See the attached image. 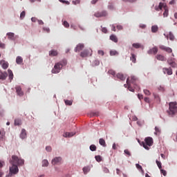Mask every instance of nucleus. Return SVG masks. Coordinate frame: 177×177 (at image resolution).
<instances>
[{"label": "nucleus", "mask_w": 177, "mask_h": 177, "mask_svg": "<svg viewBox=\"0 0 177 177\" xmlns=\"http://www.w3.org/2000/svg\"><path fill=\"white\" fill-rule=\"evenodd\" d=\"M7 77H8V73L6 72H4V73L1 72L0 80H2L3 81H4V80H6Z\"/></svg>", "instance_id": "nucleus-20"}, {"label": "nucleus", "mask_w": 177, "mask_h": 177, "mask_svg": "<svg viewBox=\"0 0 177 177\" xmlns=\"http://www.w3.org/2000/svg\"><path fill=\"white\" fill-rule=\"evenodd\" d=\"M159 48L161 49V50H165V52H167V53H172V48L167 47L164 45L159 46Z\"/></svg>", "instance_id": "nucleus-8"}, {"label": "nucleus", "mask_w": 177, "mask_h": 177, "mask_svg": "<svg viewBox=\"0 0 177 177\" xmlns=\"http://www.w3.org/2000/svg\"><path fill=\"white\" fill-rule=\"evenodd\" d=\"M129 78V84H133V85H136V82L138 81V78L135 76H131Z\"/></svg>", "instance_id": "nucleus-18"}, {"label": "nucleus", "mask_w": 177, "mask_h": 177, "mask_svg": "<svg viewBox=\"0 0 177 177\" xmlns=\"http://www.w3.org/2000/svg\"><path fill=\"white\" fill-rule=\"evenodd\" d=\"M0 64L2 67V68H3V70H6V68H8V67H9V64L7 62H6L5 60H1Z\"/></svg>", "instance_id": "nucleus-17"}, {"label": "nucleus", "mask_w": 177, "mask_h": 177, "mask_svg": "<svg viewBox=\"0 0 177 177\" xmlns=\"http://www.w3.org/2000/svg\"><path fill=\"white\" fill-rule=\"evenodd\" d=\"M15 125H21V120L20 119H15Z\"/></svg>", "instance_id": "nucleus-38"}, {"label": "nucleus", "mask_w": 177, "mask_h": 177, "mask_svg": "<svg viewBox=\"0 0 177 177\" xmlns=\"http://www.w3.org/2000/svg\"><path fill=\"white\" fill-rule=\"evenodd\" d=\"M84 48H85V46L84 45V44H79L75 47V52H81V50H82Z\"/></svg>", "instance_id": "nucleus-15"}, {"label": "nucleus", "mask_w": 177, "mask_h": 177, "mask_svg": "<svg viewBox=\"0 0 177 177\" xmlns=\"http://www.w3.org/2000/svg\"><path fill=\"white\" fill-rule=\"evenodd\" d=\"M96 149H97V147H96V145H91L90 146V150L91 151H96Z\"/></svg>", "instance_id": "nucleus-41"}, {"label": "nucleus", "mask_w": 177, "mask_h": 177, "mask_svg": "<svg viewBox=\"0 0 177 177\" xmlns=\"http://www.w3.org/2000/svg\"><path fill=\"white\" fill-rule=\"evenodd\" d=\"M8 73L9 74V80H10V81H12V80H13V72L12 71V70L8 69Z\"/></svg>", "instance_id": "nucleus-30"}, {"label": "nucleus", "mask_w": 177, "mask_h": 177, "mask_svg": "<svg viewBox=\"0 0 177 177\" xmlns=\"http://www.w3.org/2000/svg\"><path fill=\"white\" fill-rule=\"evenodd\" d=\"M49 55L50 56H57V51L55 50H52L51 51L49 52Z\"/></svg>", "instance_id": "nucleus-31"}, {"label": "nucleus", "mask_w": 177, "mask_h": 177, "mask_svg": "<svg viewBox=\"0 0 177 177\" xmlns=\"http://www.w3.org/2000/svg\"><path fill=\"white\" fill-rule=\"evenodd\" d=\"M98 55H100L101 56H104V52L102 50H98Z\"/></svg>", "instance_id": "nucleus-55"}, {"label": "nucleus", "mask_w": 177, "mask_h": 177, "mask_svg": "<svg viewBox=\"0 0 177 177\" xmlns=\"http://www.w3.org/2000/svg\"><path fill=\"white\" fill-rule=\"evenodd\" d=\"M167 63L168 64H169V66H171V67H172L173 68H176L177 67V64L175 62V59L174 58H171L167 60Z\"/></svg>", "instance_id": "nucleus-9"}, {"label": "nucleus", "mask_w": 177, "mask_h": 177, "mask_svg": "<svg viewBox=\"0 0 177 177\" xmlns=\"http://www.w3.org/2000/svg\"><path fill=\"white\" fill-rule=\"evenodd\" d=\"M80 0H75L73 1L72 3H73V5H78V3H80Z\"/></svg>", "instance_id": "nucleus-54"}, {"label": "nucleus", "mask_w": 177, "mask_h": 177, "mask_svg": "<svg viewBox=\"0 0 177 177\" xmlns=\"http://www.w3.org/2000/svg\"><path fill=\"white\" fill-rule=\"evenodd\" d=\"M89 171H91V169L89 168V167H84L83 168V172H84V174L85 175H86V174H87L88 172H89Z\"/></svg>", "instance_id": "nucleus-34"}, {"label": "nucleus", "mask_w": 177, "mask_h": 177, "mask_svg": "<svg viewBox=\"0 0 177 177\" xmlns=\"http://www.w3.org/2000/svg\"><path fill=\"white\" fill-rule=\"evenodd\" d=\"M124 88H128L129 91L131 92H134L135 89L131 86V84L129 83V78L127 79V84H124Z\"/></svg>", "instance_id": "nucleus-12"}, {"label": "nucleus", "mask_w": 177, "mask_h": 177, "mask_svg": "<svg viewBox=\"0 0 177 177\" xmlns=\"http://www.w3.org/2000/svg\"><path fill=\"white\" fill-rule=\"evenodd\" d=\"M117 29H118V30H122V26H121V25H118V26H117Z\"/></svg>", "instance_id": "nucleus-63"}, {"label": "nucleus", "mask_w": 177, "mask_h": 177, "mask_svg": "<svg viewBox=\"0 0 177 177\" xmlns=\"http://www.w3.org/2000/svg\"><path fill=\"white\" fill-rule=\"evenodd\" d=\"M138 97L140 100H142V99H143V95L138 94Z\"/></svg>", "instance_id": "nucleus-60"}, {"label": "nucleus", "mask_w": 177, "mask_h": 177, "mask_svg": "<svg viewBox=\"0 0 177 177\" xmlns=\"http://www.w3.org/2000/svg\"><path fill=\"white\" fill-rule=\"evenodd\" d=\"M99 143L101 146H103V147H106V140L103 138H100L99 140Z\"/></svg>", "instance_id": "nucleus-29"}, {"label": "nucleus", "mask_w": 177, "mask_h": 177, "mask_svg": "<svg viewBox=\"0 0 177 177\" xmlns=\"http://www.w3.org/2000/svg\"><path fill=\"white\" fill-rule=\"evenodd\" d=\"M26 136H27V133H26V129H23L20 134V138L21 139H26Z\"/></svg>", "instance_id": "nucleus-22"}, {"label": "nucleus", "mask_w": 177, "mask_h": 177, "mask_svg": "<svg viewBox=\"0 0 177 177\" xmlns=\"http://www.w3.org/2000/svg\"><path fill=\"white\" fill-rule=\"evenodd\" d=\"M49 165V162L48 160H44L42 161V167H48Z\"/></svg>", "instance_id": "nucleus-37"}, {"label": "nucleus", "mask_w": 177, "mask_h": 177, "mask_svg": "<svg viewBox=\"0 0 177 177\" xmlns=\"http://www.w3.org/2000/svg\"><path fill=\"white\" fill-rule=\"evenodd\" d=\"M24 17H26V11H22L20 14V19H23Z\"/></svg>", "instance_id": "nucleus-43"}, {"label": "nucleus", "mask_w": 177, "mask_h": 177, "mask_svg": "<svg viewBox=\"0 0 177 177\" xmlns=\"http://www.w3.org/2000/svg\"><path fill=\"white\" fill-rule=\"evenodd\" d=\"M158 31V26H151V32H157Z\"/></svg>", "instance_id": "nucleus-32"}, {"label": "nucleus", "mask_w": 177, "mask_h": 177, "mask_svg": "<svg viewBox=\"0 0 177 177\" xmlns=\"http://www.w3.org/2000/svg\"><path fill=\"white\" fill-rule=\"evenodd\" d=\"M124 2H130V3H133L136 0H123Z\"/></svg>", "instance_id": "nucleus-57"}, {"label": "nucleus", "mask_w": 177, "mask_h": 177, "mask_svg": "<svg viewBox=\"0 0 177 177\" xmlns=\"http://www.w3.org/2000/svg\"><path fill=\"white\" fill-rule=\"evenodd\" d=\"M167 39L169 38L170 41H174V39H175V36L172 32H169V35L167 36Z\"/></svg>", "instance_id": "nucleus-28"}, {"label": "nucleus", "mask_w": 177, "mask_h": 177, "mask_svg": "<svg viewBox=\"0 0 177 177\" xmlns=\"http://www.w3.org/2000/svg\"><path fill=\"white\" fill-rule=\"evenodd\" d=\"M95 160L97 161V162H100V161H102V157L100 156H96Z\"/></svg>", "instance_id": "nucleus-44"}, {"label": "nucleus", "mask_w": 177, "mask_h": 177, "mask_svg": "<svg viewBox=\"0 0 177 177\" xmlns=\"http://www.w3.org/2000/svg\"><path fill=\"white\" fill-rule=\"evenodd\" d=\"M75 135V132H66L64 134V138H73Z\"/></svg>", "instance_id": "nucleus-19"}, {"label": "nucleus", "mask_w": 177, "mask_h": 177, "mask_svg": "<svg viewBox=\"0 0 177 177\" xmlns=\"http://www.w3.org/2000/svg\"><path fill=\"white\" fill-rule=\"evenodd\" d=\"M108 8L110 9L111 10H113V9H114V5H113V3H109L108 5Z\"/></svg>", "instance_id": "nucleus-48"}, {"label": "nucleus", "mask_w": 177, "mask_h": 177, "mask_svg": "<svg viewBox=\"0 0 177 177\" xmlns=\"http://www.w3.org/2000/svg\"><path fill=\"white\" fill-rule=\"evenodd\" d=\"M108 73H109V74H111V75H113V77H114V75H115V71H114L112 69L109 70Z\"/></svg>", "instance_id": "nucleus-46"}, {"label": "nucleus", "mask_w": 177, "mask_h": 177, "mask_svg": "<svg viewBox=\"0 0 177 177\" xmlns=\"http://www.w3.org/2000/svg\"><path fill=\"white\" fill-rule=\"evenodd\" d=\"M0 48H2V49H4L5 48V44L1 43L0 42Z\"/></svg>", "instance_id": "nucleus-62"}, {"label": "nucleus", "mask_w": 177, "mask_h": 177, "mask_svg": "<svg viewBox=\"0 0 177 177\" xmlns=\"http://www.w3.org/2000/svg\"><path fill=\"white\" fill-rule=\"evenodd\" d=\"M143 92H144L145 95H146L147 96H150V95H151V93L150 92V91H149L147 89H144Z\"/></svg>", "instance_id": "nucleus-39"}, {"label": "nucleus", "mask_w": 177, "mask_h": 177, "mask_svg": "<svg viewBox=\"0 0 177 177\" xmlns=\"http://www.w3.org/2000/svg\"><path fill=\"white\" fill-rule=\"evenodd\" d=\"M169 114H170V115H174L175 114H176L177 113V102H170L169 104Z\"/></svg>", "instance_id": "nucleus-3"}, {"label": "nucleus", "mask_w": 177, "mask_h": 177, "mask_svg": "<svg viewBox=\"0 0 177 177\" xmlns=\"http://www.w3.org/2000/svg\"><path fill=\"white\" fill-rule=\"evenodd\" d=\"M160 172H161V174H162V175L164 176H167V171H165V170H164L162 169H160Z\"/></svg>", "instance_id": "nucleus-49"}, {"label": "nucleus", "mask_w": 177, "mask_h": 177, "mask_svg": "<svg viewBox=\"0 0 177 177\" xmlns=\"http://www.w3.org/2000/svg\"><path fill=\"white\" fill-rule=\"evenodd\" d=\"M62 162V157H56L52 160L53 165H56V164H60Z\"/></svg>", "instance_id": "nucleus-13"}, {"label": "nucleus", "mask_w": 177, "mask_h": 177, "mask_svg": "<svg viewBox=\"0 0 177 177\" xmlns=\"http://www.w3.org/2000/svg\"><path fill=\"white\" fill-rule=\"evenodd\" d=\"M16 89V92L18 95V96H23L24 95V93L23 92V91H21V87L19 86H17L15 87Z\"/></svg>", "instance_id": "nucleus-16"}, {"label": "nucleus", "mask_w": 177, "mask_h": 177, "mask_svg": "<svg viewBox=\"0 0 177 177\" xmlns=\"http://www.w3.org/2000/svg\"><path fill=\"white\" fill-rule=\"evenodd\" d=\"M162 71L164 74H167V75H172V68H163Z\"/></svg>", "instance_id": "nucleus-14"}, {"label": "nucleus", "mask_w": 177, "mask_h": 177, "mask_svg": "<svg viewBox=\"0 0 177 177\" xmlns=\"http://www.w3.org/2000/svg\"><path fill=\"white\" fill-rule=\"evenodd\" d=\"M156 162L159 169H162V167L161 166V162L156 160Z\"/></svg>", "instance_id": "nucleus-45"}, {"label": "nucleus", "mask_w": 177, "mask_h": 177, "mask_svg": "<svg viewBox=\"0 0 177 177\" xmlns=\"http://www.w3.org/2000/svg\"><path fill=\"white\" fill-rule=\"evenodd\" d=\"M12 167H10V174H13L14 175H16V174L19 173V167L17 165L15 164H12Z\"/></svg>", "instance_id": "nucleus-7"}, {"label": "nucleus", "mask_w": 177, "mask_h": 177, "mask_svg": "<svg viewBox=\"0 0 177 177\" xmlns=\"http://www.w3.org/2000/svg\"><path fill=\"white\" fill-rule=\"evenodd\" d=\"M144 101L145 102V103H150V98L145 97L144 98Z\"/></svg>", "instance_id": "nucleus-51"}, {"label": "nucleus", "mask_w": 177, "mask_h": 177, "mask_svg": "<svg viewBox=\"0 0 177 177\" xmlns=\"http://www.w3.org/2000/svg\"><path fill=\"white\" fill-rule=\"evenodd\" d=\"M136 167L137 169H140L142 174H145V170H143V168L140 166L139 164H136Z\"/></svg>", "instance_id": "nucleus-36"}, {"label": "nucleus", "mask_w": 177, "mask_h": 177, "mask_svg": "<svg viewBox=\"0 0 177 177\" xmlns=\"http://www.w3.org/2000/svg\"><path fill=\"white\" fill-rule=\"evenodd\" d=\"M158 52V48H157V46H155L151 49H149L147 51L148 55H157Z\"/></svg>", "instance_id": "nucleus-10"}, {"label": "nucleus", "mask_w": 177, "mask_h": 177, "mask_svg": "<svg viewBox=\"0 0 177 177\" xmlns=\"http://www.w3.org/2000/svg\"><path fill=\"white\" fill-rule=\"evenodd\" d=\"M63 25L64 26V27H66V28L70 27V24H68V22H67L66 21H64L63 23Z\"/></svg>", "instance_id": "nucleus-47"}, {"label": "nucleus", "mask_w": 177, "mask_h": 177, "mask_svg": "<svg viewBox=\"0 0 177 177\" xmlns=\"http://www.w3.org/2000/svg\"><path fill=\"white\" fill-rule=\"evenodd\" d=\"M44 31H46V32H50V29H49V28H43Z\"/></svg>", "instance_id": "nucleus-56"}, {"label": "nucleus", "mask_w": 177, "mask_h": 177, "mask_svg": "<svg viewBox=\"0 0 177 177\" xmlns=\"http://www.w3.org/2000/svg\"><path fill=\"white\" fill-rule=\"evenodd\" d=\"M116 77L118 78V80H120V81H125V77L122 73H118Z\"/></svg>", "instance_id": "nucleus-24"}, {"label": "nucleus", "mask_w": 177, "mask_h": 177, "mask_svg": "<svg viewBox=\"0 0 177 177\" xmlns=\"http://www.w3.org/2000/svg\"><path fill=\"white\" fill-rule=\"evenodd\" d=\"M16 63L17 64H21V63H23V57L20 56L17 57Z\"/></svg>", "instance_id": "nucleus-26"}, {"label": "nucleus", "mask_w": 177, "mask_h": 177, "mask_svg": "<svg viewBox=\"0 0 177 177\" xmlns=\"http://www.w3.org/2000/svg\"><path fill=\"white\" fill-rule=\"evenodd\" d=\"M62 68H63V64H62V62H57L55 64L51 71L53 74H58V73H60Z\"/></svg>", "instance_id": "nucleus-5"}, {"label": "nucleus", "mask_w": 177, "mask_h": 177, "mask_svg": "<svg viewBox=\"0 0 177 177\" xmlns=\"http://www.w3.org/2000/svg\"><path fill=\"white\" fill-rule=\"evenodd\" d=\"M110 39L113 42H118V39L117 38V36H115V35H111L110 36Z\"/></svg>", "instance_id": "nucleus-27"}, {"label": "nucleus", "mask_w": 177, "mask_h": 177, "mask_svg": "<svg viewBox=\"0 0 177 177\" xmlns=\"http://www.w3.org/2000/svg\"><path fill=\"white\" fill-rule=\"evenodd\" d=\"M64 102H65V104H66V106H71L73 104V101H71V100H64Z\"/></svg>", "instance_id": "nucleus-40"}, {"label": "nucleus", "mask_w": 177, "mask_h": 177, "mask_svg": "<svg viewBox=\"0 0 177 177\" xmlns=\"http://www.w3.org/2000/svg\"><path fill=\"white\" fill-rule=\"evenodd\" d=\"M10 164H17V165H24V160L19 158L17 156L13 155L12 160L10 161Z\"/></svg>", "instance_id": "nucleus-4"}, {"label": "nucleus", "mask_w": 177, "mask_h": 177, "mask_svg": "<svg viewBox=\"0 0 177 177\" xmlns=\"http://www.w3.org/2000/svg\"><path fill=\"white\" fill-rule=\"evenodd\" d=\"M116 174L118 175H120L121 174V170H120L119 169H116Z\"/></svg>", "instance_id": "nucleus-64"}, {"label": "nucleus", "mask_w": 177, "mask_h": 177, "mask_svg": "<svg viewBox=\"0 0 177 177\" xmlns=\"http://www.w3.org/2000/svg\"><path fill=\"white\" fill-rule=\"evenodd\" d=\"M103 171H104V172H105V174H109L110 172L109 169H107L106 167L103 169Z\"/></svg>", "instance_id": "nucleus-59"}, {"label": "nucleus", "mask_w": 177, "mask_h": 177, "mask_svg": "<svg viewBox=\"0 0 177 177\" xmlns=\"http://www.w3.org/2000/svg\"><path fill=\"white\" fill-rule=\"evenodd\" d=\"M124 152V154H127L129 156H131V152H129L128 149H125Z\"/></svg>", "instance_id": "nucleus-53"}, {"label": "nucleus", "mask_w": 177, "mask_h": 177, "mask_svg": "<svg viewBox=\"0 0 177 177\" xmlns=\"http://www.w3.org/2000/svg\"><path fill=\"white\" fill-rule=\"evenodd\" d=\"M81 57H88V56H92V50L87 48L80 53Z\"/></svg>", "instance_id": "nucleus-6"}, {"label": "nucleus", "mask_w": 177, "mask_h": 177, "mask_svg": "<svg viewBox=\"0 0 177 177\" xmlns=\"http://www.w3.org/2000/svg\"><path fill=\"white\" fill-rule=\"evenodd\" d=\"M94 16L95 17H104L107 16V12L102 11L101 12H95L94 14Z\"/></svg>", "instance_id": "nucleus-11"}, {"label": "nucleus", "mask_w": 177, "mask_h": 177, "mask_svg": "<svg viewBox=\"0 0 177 177\" xmlns=\"http://www.w3.org/2000/svg\"><path fill=\"white\" fill-rule=\"evenodd\" d=\"M102 32H104V34H107V28H102Z\"/></svg>", "instance_id": "nucleus-58"}, {"label": "nucleus", "mask_w": 177, "mask_h": 177, "mask_svg": "<svg viewBox=\"0 0 177 177\" xmlns=\"http://www.w3.org/2000/svg\"><path fill=\"white\" fill-rule=\"evenodd\" d=\"M156 59L160 62H165V60H167V58H165V57L162 55H158L156 56Z\"/></svg>", "instance_id": "nucleus-21"}, {"label": "nucleus", "mask_w": 177, "mask_h": 177, "mask_svg": "<svg viewBox=\"0 0 177 177\" xmlns=\"http://www.w3.org/2000/svg\"><path fill=\"white\" fill-rule=\"evenodd\" d=\"M59 63H62V67H63V66H66L67 64V60L64 59V60L61 61Z\"/></svg>", "instance_id": "nucleus-50"}, {"label": "nucleus", "mask_w": 177, "mask_h": 177, "mask_svg": "<svg viewBox=\"0 0 177 177\" xmlns=\"http://www.w3.org/2000/svg\"><path fill=\"white\" fill-rule=\"evenodd\" d=\"M93 64L94 66H99V64H100V62H99V60H95L93 62Z\"/></svg>", "instance_id": "nucleus-52"}, {"label": "nucleus", "mask_w": 177, "mask_h": 177, "mask_svg": "<svg viewBox=\"0 0 177 177\" xmlns=\"http://www.w3.org/2000/svg\"><path fill=\"white\" fill-rule=\"evenodd\" d=\"M46 151H52V147H46Z\"/></svg>", "instance_id": "nucleus-61"}, {"label": "nucleus", "mask_w": 177, "mask_h": 177, "mask_svg": "<svg viewBox=\"0 0 177 177\" xmlns=\"http://www.w3.org/2000/svg\"><path fill=\"white\" fill-rule=\"evenodd\" d=\"M111 56H115V55H118V52L115 50H111L110 51Z\"/></svg>", "instance_id": "nucleus-42"}, {"label": "nucleus", "mask_w": 177, "mask_h": 177, "mask_svg": "<svg viewBox=\"0 0 177 177\" xmlns=\"http://www.w3.org/2000/svg\"><path fill=\"white\" fill-rule=\"evenodd\" d=\"M7 35L8 37V39H11V41H15V33L8 32Z\"/></svg>", "instance_id": "nucleus-23"}, {"label": "nucleus", "mask_w": 177, "mask_h": 177, "mask_svg": "<svg viewBox=\"0 0 177 177\" xmlns=\"http://www.w3.org/2000/svg\"><path fill=\"white\" fill-rule=\"evenodd\" d=\"M140 145L146 150H149V147L153 146V138L151 137H147L145 139V142H142Z\"/></svg>", "instance_id": "nucleus-1"}, {"label": "nucleus", "mask_w": 177, "mask_h": 177, "mask_svg": "<svg viewBox=\"0 0 177 177\" xmlns=\"http://www.w3.org/2000/svg\"><path fill=\"white\" fill-rule=\"evenodd\" d=\"M131 62H133V63H136V55L133 53H131V57H130Z\"/></svg>", "instance_id": "nucleus-33"}, {"label": "nucleus", "mask_w": 177, "mask_h": 177, "mask_svg": "<svg viewBox=\"0 0 177 177\" xmlns=\"http://www.w3.org/2000/svg\"><path fill=\"white\" fill-rule=\"evenodd\" d=\"M162 8L164 9L163 16L164 17H168V8L167 7V4L164 3H160L158 6H155V10L157 11L162 10Z\"/></svg>", "instance_id": "nucleus-2"}, {"label": "nucleus", "mask_w": 177, "mask_h": 177, "mask_svg": "<svg viewBox=\"0 0 177 177\" xmlns=\"http://www.w3.org/2000/svg\"><path fill=\"white\" fill-rule=\"evenodd\" d=\"M133 48H135L136 49H139L140 48H143V46L139 43H134L132 45Z\"/></svg>", "instance_id": "nucleus-25"}, {"label": "nucleus", "mask_w": 177, "mask_h": 177, "mask_svg": "<svg viewBox=\"0 0 177 177\" xmlns=\"http://www.w3.org/2000/svg\"><path fill=\"white\" fill-rule=\"evenodd\" d=\"M161 133V129H160V128H158V127H155V135H160V133Z\"/></svg>", "instance_id": "nucleus-35"}]
</instances>
